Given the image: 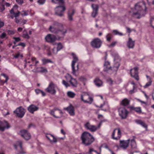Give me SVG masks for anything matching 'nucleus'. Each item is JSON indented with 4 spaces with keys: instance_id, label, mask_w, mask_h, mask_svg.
I'll return each instance as SVG.
<instances>
[{
    "instance_id": "20",
    "label": "nucleus",
    "mask_w": 154,
    "mask_h": 154,
    "mask_svg": "<svg viewBox=\"0 0 154 154\" xmlns=\"http://www.w3.org/2000/svg\"><path fill=\"white\" fill-rule=\"evenodd\" d=\"M74 13L75 10L73 8H70L69 10L68 17L69 21H71L73 20L72 16Z\"/></svg>"
},
{
    "instance_id": "50",
    "label": "nucleus",
    "mask_w": 154,
    "mask_h": 154,
    "mask_svg": "<svg viewBox=\"0 0 154 154\" xmlns=\"http://www.w3.org/2000/svg\"><path fill=\"white\" fill-rule=\"evenodd\" d=\"M45 2V0H38V3L39 5H42L44 4Z\"/></svg>"
},
{
    "instance_id": "10",
    "label": "nucleus",
    "mask_w": 154,
    "mask_h": 154,
    "mask_svg": "<svg viewBox=\"0 0 154 154\" xmlns=\"http://www.w3.org/2000/svg\"><path fill=\"white\" fill-rule=\"evenodd\" d=\"M84 127L87 129L89 130L92 132H94L98 129L97 126L91 125L90 122H88L84 124Z\"/></svg>"
},
{
    "instance_id": "24",
    "label": "nucleus",
    "mask_w": 154,
    "mask_h": 154,
    "mask_svg": "<svg viewBox=\"0 0 154 154\" xmlns=\"http://www.w3.org/2000/svg\"><path fill=\"white\" fill-rule=\"evenodd\" d=\"M71 55L72 56L73 58V60L72 63V67H74L75 63L78 61V59L76 55L74 53H72Z\"/></svg>"
},
{
    "instance_id": "8",
    "label": "nucleus",
    "mask_w": 154,
    "mask_h": 154,
    "mask_svg": "<svg viewBox=\"0 0 154 154\" xmlns=\"http://www.w3.org/2000/svg\"><path fill=\"white\" fill-rule=\"evenodd\" d=\"M66 10L64 5L57 7L55 9V14L57 15L62 17L64 15V12Z\"/></svg>"
},
{
    "instance_id": "36",
    "label": "nucleus",
    "mask_w": 154,
    "mask_h": 154,
    "mask_svg": "<svg viewBox=\"0 0 154 154\" xmlns=\"http://www.w3.org/2000/svg\"><path fill=\"white\" fill-rule=\"evenodd\" d=\"M152 82V81L151 79H149V80L148 81V82L146 83L145 85L143 86V87L144 88H148L150 86Z\"/></svg>"
},
{
    "instance_id": "2",
    "label": "nucleus",
    "mask_w": 154,
    "mask_h": 154,
    "mask_svg": "<svg viewBox=\"0 0 154 154\" xmlns=\"http://www.w3.org/2000/svg\"><path fill=\"white\" fill-rule=\"evenodd\" d=\"M133 17L139 18L146 14V8L143 2L137 3L135 5L134 8L131 9L130 12Z\"/></svg>"
},
{
    "instance_id": "38",
    "label": "nucleus",
    "mask_w": 154,
    "mask_h": 154,
    "mask_svg": "<svg viewBox=\"0 0 154 154\" xmlns=\"http://www.w3.org/2000/svg\"><path fill=\"white\" fill-rule=\"evenodd\" d=\"M42 62L43 64H46L48 63H53V62L51 60L45 58L42 59Z\"/></svg>"
},
{
    "instance_id": "31",
    "label": "nucleus",
    "mask_w": 154,
    "mask_h": 154,
    "mask_svg": "<svg viewBox=\"0 0 154 154\" xmlns=\"http://www.w3.org/2000/svg\"><path fill=\"white\" fill-rule=\"evenodd\" d=\"M22 143L21 141H17L16 144L14 145V147L16 149H17V147L19 146L20 149H22Z\"/></svg>"
},
{
    "instance_id": "33",
    "label": "nucleus",
    "mask_w": 154,
    "mask_h": 154,
    "mask_svg": "<svg viewBox=\"0 0 154 154\" xmlns=\"http://www.w3.org/2000/svg\"><path fill=\"white\" fill-rule=\"evenodd\" d=\"M79 72V68H72V73L73 75L76 76Z\"/></svg>"
},
{
    "instance_id": "6",
    "label": "nucleus",
    "mask_w": 154,
    "mask_h": 154,
    "mask_svg": "<svg viewBox=\"0 0 154 154\" xmlns=\"http://www.w3.org/2000/svg\"><path fill=\"white\" fill-rule=\"evenodd\" d=\"M63 48V46L60 43H59L57 44V49L55 48H54L52 50V53L50 51V48L48 47H47L46 49L48 51V56H50L53 54H56L57 53L58 51L62 49Z\"/></svg>"
},
{
    "instance_id": "46",
    "label": "nucleus",
    "mask_w": 154,
    "mask_h": 154,
    "mask_svg": "<svg viewBox=\"0 0 154 154\" xmlns=\"http://www.w3.org/2000/svg\"><path fill=\"white\" fill-rule=\"evenodd\" d=\"M150 24L151 26L154 28V16L152 17L150 19Z\"/></svg>"
},
{
    "instance_id": "41",
    "label": "nucleus",
    "mask_w": 154,
    "mask_h": 154,
    "mask_svg": "<svg viewBox=\"0 0 154 154\" xmlns=\"http://www.w3.org/2000/svg\"><path fill=\"white\" fill-rule=\"evenodd\" d=\"M55 111H54L53 109L52 110H51V111L50 112V114L53 116L55 118H60L61 117H62V116H56L55 115V114H54V112H55Z\"/></svg>"
},
{
    "instance_id": "11",
    "label": "nucleus",
    "mask_w": 154,
    "mask_h": 154,
    "mask_svg": "<svg viewBox=\"0 0 154 154\" xmlns=\"http://www.w3.org/2000/svg\"><path fill=\"white\" fill-rule=\"evenodd\" d=\"M45 90L53 94H55L56 92L55 89L54 85L52 82L50 83L48 87L45 89Z\"/></svg>"
},
{
    "instance_id": "37",
    "label": "nucleus",
    "mask_w": 154,
    "mask_h": 154,
    "mask_svg": "<svg viewBox=\"0 0 154 154\" xmlns=\"http://www.w3.org/2000/svg\"><path fill=\"white\" fill-rule=\"evenodd\" d=\"M137 123L141 125L143 127L145 128H147V125H146L145 123L141 120H138L137 121Z\"/></svg>"
},
{
    "instance_id": "59",
    "label": "nucleus",
    "mask_w": 154,
    "mask_h": 154,
    "mask_svg": "<svg viewBox=\"0 0 154 154\" xmlns=\"http://www.w3.org/2000/svg\"><path fill=\"white\" fill-rule=\"evenodd\" d=\"M117 42H115L112 43L109 46V47H113L116 44Z\"/></svg>"
},
{
    "instance_id": "49",
    "label": "nucleus",
    "mask_w": 154,
    "mask_h": 154,
    "mask_svg": "<svg viewBox=\"0 0 154 154\" xmlns=\"http://www.w3.org/2000/svg\"><path fill=\"white\" fill-rule=\"evenodd\" d=\"M112 37V35L110 34H107L106 36V40L108 41H109Z\"/></svg>"
},
{
    "instance_id": "29",
    "label": "nucleus",
    "mask_w": 154,
    "mask_h": 154,
    "mask_svg": "<svg viewBox=\"0 0 154 154\" xmlns=\"http://www.w3.org/2000/svg\"><path fill=\"white\" fill-rule=\"evenodd\" d=\"M31 61L32 62V66H36L39 63L38 60H37L35 57H32L31 59Z\"/></svg>"
},
{
    "instance_id": "60",
    "label": "nucleus",
    "mask_w": 154,
    "mask_h": 154,
    "mask_svg": "<svg viewBox=\"0 0 154 154\" xmlns=\"http://www.w3.org/2000/svg\"><path fill=\"white\" fill-rule=\"evenodd\" d=\"M20 13L19 12H18L17 13H14V14L13 15V16H14V17H18L19 15V14Z\"/></svg>"
},
{
    "instance_id": "17",
    "label": "nucleus",
    "mask_w": 154,
    "mask_h": 154,
    "mask_svg": "<svg viewBox=\"0 0 154 154\" xmlns=\"http://www.w3.org/2000/svg\"><path fill=\"white\" fill-rule=\"evenodd\" d=\"M39 109L38 107L33 104H31L28 107V110L32 113H33L34 112L37 111Z\"/></svg>"
},
{
    "instance_id": "48",
    "label": "nucleus",
    "mask_w": 154,
    "mask_h": 154,
    "mask_svg": "<svg viewBox=\"0 0 154 154\" xmlns=\"http://www.w3.org/2000/svg\"><path fill=\"white\" fill-rule=\"evenodd\" d=\"M104 66L106 67H111L110 66V63L108 61L105 62Z\"/></svg>"
},
{
    "instance_id": "26",
    "label": "nucleus",
    "mask_w": 154,
    "mask_h": 154,
    "mask_svg": "<svg viewBox=\"0 0 154 154\" xmlns=\"http://www.w3.org/2000/svg\"><path fill=\"white\" fill-rule=\"evenodd\" d=\"M115 62V67H119L120 66V63L119 62L120 60V58L118 56L115 57L114 59Z\"/></svg>"
},
{
    "instance_id": "19",
    "label": "nucleus",
    "mask_w": 154,
    "mask_h": 154,
    "mask_svg": "<svg viewBox=\"0 0 154 154\" xmlns=\"http://www.w3.org/2000/svg\"><path fill=\"white\" fill-rule=\"evenodd\" d=\"M92 94L89 92H86L84 94V96H88V99L89 101L86 100V101H85V103H88L90 104H91L92 103L93 100V97H92Z\"/></svg>"
},
{
    "instance_id": "15",
    "label": "nucleus",
    "mask_w": 154,
    "mask_h": 154,
    "mask_svg": "<svg viewBox=\"0 0 154 154\" xmlns=\"http://www.w3.org/2000/svg\"><path fill=\"white\" fill-rule=\"evenodd\" d=\"M10 127V126L7 122L0 120V131H3L5 129H8Z\"/></svg>"
},
{
    "instance_id": "51",
    "label": "nucleus",
    "mask_w": 154,
    "mask_h": 154,
    "mask_svg": "<svg viewBox=\"0 0 154 154\" xmlns=\"http://www.w3.org/2000/svg\"><path fill=\"white\" fill-rule=\"evenodd\" d=\"M106 80L109 84L112 85V84L113 81L110 78H108Z\"/></svg>"
},
{
    "instance_id": "7",
    "label": "nucleus",
    "mask_w": 154,
    "mask_h": 154,
    "mask_svg": "<svg viewBox=\"0 0 154 154\" xmlns=\"http://www.w3.org/2000/svg\"><path fill=\"white\" fill-rule=\"evenodd\" d=\"M119 114L122 119H125L127 117L129 112L124 107H120L118 109Z\"/></svg>"
},
{
    "instance_id": "52",
    "label": "nucleus",
    "mask_w": 154,
    "mask_h": 154,
    "mask_svg": "<svg viewBox=\"0 0 154 154\" xmlns=\"http://www.w3.org/2000/svg\"><path fill=\"white\" fill-rule=\"evenodd\" d=\"M13 39H14L15 40V41L14 42V43L15 44H16V43L17 42H19L20 41V38L18 37V38H16V37H14L13 38Z\"/></svg>"
},
{
    "instance_id": "40",
    "label": "nucleus",
    "mask_w": 154,
    "mask_h": 154,
    "mask_svg": "<svg viewBox=\"0 0 154 154\" xmlns=\"http://www.w3.org/2000/svg\"><path fill=\"white\" fill-rule=\"evenodd\" d=\"M51 1L55 3L62 4L63 2V0H52Z\"/></svg>"
},
{
    "instance_id": "62",
    "label": "nucleus",
    "mask_w": 154,
    "mask_h": 154,
    "mask_svg": "<svg viewBox=\"0 0 154 154\" xmlns=\"http://www.w3.org/2000/svg\"><path fill=\"white\" fill-rule=\"evenodd\" d=\"M41 90L39 89H36L35 90V92L37 94H41Z\"/></svg>"
},
{
    "instance_id": "16",
    "label": "nucleus",
    "mask_w": 154,
    "mask_h": 154,
    "mask_svg": "<svg viewBox=\"0 0 154 154\" xmlns=\"http://www.w3.org/2000/svg\"><path fill=\"white\" fill-rule=\"evenodd\" d=\"M64 109L67 110L71 116H74L75 115L74 108L71 104L67 107L64 108Z\"/></svg>"
},
{
    "instance_id": "53",
    "label": "nucleus",
    "mask_w": 154,
    "mask_h": 154,
    "mask_svg": "<svg viewBox=\"0 0 154 154\" xmlns=\"http://www.w3.org/2000/svg\"><path fill=\"white\" fill-rule=\"evenodd\" d=\"M51 136L53 137V140H51V142H53L54 143H56L57 142V140L56 138H55L54 136L52 134H50Z\"/></svg>"
},
{
    "instance_id": "30",
    "label": "nucleus",
    "mask_w": 154,
    "mask_h": 154,
    "mask_svg": "<svg viewBox=\"0 0 154 154\" xmlns=\"http://www.w3.org/2000/svg\"><path fill=\"white\" fill-rule=\"evenodd\" d=\"M130 108L131 109L135 111L138 113H140L142 112L140 107H134L133 106H131Z\"/></svg>"
},
{
    "instance_id": "21",
    "label": "nucleus",
    "mask_w": 154,
    "mask_h": 154,
    "mask_svg": "<svg viewBox=\"0 0 154 154\" xmlns=\"http://www.w3.org/2000/svg\"><path fill=\"white\" fill-rule=\"evenodd\" d=\"M135 45V41L133 40L131 38H129L127 42V46L129 48H134Z\"/></svg>"
},
{
    "instance_id": "5",
    "label": "nucleus",
    "mask_w": 154,
    "mask_h": 154,
    "mask_svg": "<svg viewBox=\"0 0 154 154\" xmlns=\"http://www.w3.org/2000/svg\"><path fill=\"white\" fill-rule=\"evenodd\" d=\"M25 112L24 109L21 106L17 108L14 111V113L16 114V116L21 118L24 116Z\"/></svg>"
},
{
    "instance_id": "18",
    "label": "nucleus",
    "mask_w": 154,
    "mask_h": 154,
    "mask_svg": "<svg viewBox=\"0 0 154 154\" xmlns=\"http://www.w3.org/2000/svg\"><path fill=\"white\" fill-rule=\"evenodd\" d=\"M92 7L93 9L92 16L93 17H95L97 14L98 6L97 5L92 4Z\"/></svg>"
},
{
    "instance_id": "57",
    "label": "nucleus",
    "mask_w": 154,
    "mask_h": 154,
    "mask_svg": "<svg viewBox=\"0 0 154 154\" xmlns=\"http://www.w3.org/2000/svg\"><path fill=\"white\" fill-rule=\"evenodd\" d=\"M53 110L55 111H56V110H58L59 111V112L61 114V115H62L63 114V112H62V110H61L60 109H59L58 108H54Z\"/></svg>"
},
{
    "instance_id": "39",
    "label": "nucleus",
    "mask_w": 154,
    "mask_h": 154,
    "mask_svg": "<svg viewBox=\"0 0 154 154\" xmlns=\"http://www.w3.org/2000/svg\"><path fill=\"white\" fill-rule=\"evenodd\" d=\"M0 38L1 39H6L8 38L7 35L5 32L2 33L0 36Z\"/></svg>"
},
{
    "instance_id": "25",
    "label": "nucleus",
    "mask_w": 154,
    "mask_h": 154,
    "mask_svg": "<svg viewBox=\"0 0 154 154\" xmlns=\"http://www.w3.org/2000/svg\"><path fill=\"white\" fill-rule=\"evenodd\" d=\"M37 70L36 71L33 70V71L35 72H39L42 73H45L47 72V69L45 68H35Z\"/></svg>"
},
{
    "instance_id": "61",
    "label": "nucleus",
    "mask_w": 154,
    "mask_h": 154,
    "mask_svg": "<svg viewBox=\"0 0 154 154\" xmlns=\"http://www.w3.org/2000/svg\"><path fill=\"white\" fill-rule=\"evenodd\" d=\"M17 45L21 46L23 47L25 46V44L24 43H20L19 44Z\"/></svg>"
},
{
    "instance_id": "64",
    "label": "nucleus",
    "mask_w": 154,
    "mask_h": 154,
    "mask_svg": "<svg viewBox=\"0 0 154 154\" xmlns=\"http://www.w3.org/2000/svg\"><path fill=\"white\" fill-rule=\"evenodd\" d=\"M4 25V23L3 22L0 20V27H2Z\"/></svg>"
},
{
    "instance_id": "27",
    "label": "nucleus",
    "mask_w": 154,
    "mask_h": 154,
    "mask_svg": "<svg viewBox=\"0 0 154 154\" xmlns=\"http://www.w3.org/2000/svg\"><path fill=\"white\" fill-rule=\"evenodd\" d=\"M130 103V101L127 98H125L121 102V104L124 106L128 105Z\"/></svg>"
},
{
    "instance_id": "63",
    "label": "nucleus",
    "mask_w": 154,
    "mask_h": 154,
    "mask_svg": "<svg viewBox=\"0 0 154 154\" xmlns=\"http://www.w3.org/2000/svg\"><path fill=\"white\" fill-rule=\"evenodd\" d=\"M41 94L42 96L43 97H44L46 95L45 93L42 90L41 91Z\"/></svg>"
},
{
    "instance_id": "28",
    "label": "nucleus",
    "mask_w": 154,
    "mask_h": 154,
    "mask_svg": "<svg viewBox=\"0 0 154 154\" xmlns=\"http://www.w3.org/2000/svg\"><path fill=\"white\" fill-rule=\"evenodd\" d=\"M131 145L132 149L131 151L135 150L137 149V146L136 144L135 140L133 139L131 141Z\"/></svg>"
},
{
    "instance_id": "34",
    "label": "nucleus",
    "mask_w": 154,
    "mask_h": 154,
    "mask_svg": "<svg viewBox=\"0 0 154 154\" xmlns=\"http://www.w3.org/2000/svg\"><path fill=\"white\" fill-rule=\"evenodd\" d=\"M113 68H105V69H104V71L107 73L111 74L114 72L113 70L112 69Z\"/></svg>"
},
{
    "instance_id": "58",
    "label": "nucleus",
    "mask_w": 154,
    "mask_h": 154,
    "mask_svg": "<svg viewBox=\"0 0 154 154\" xmlns=\"http://www.w3.org/2000/svg\"><path fill=\"white\" fill-rule=\"evenodd\" d=\"M17 2L19 4H22L23 2V0H16Z\"/></svg>"
},
{
    "instance_id": "43",
    "label": "nucleus",
    "mask_w": 154,
    "mask_h": 154,
    "mask_svg": "<svg viewBox=\"0 0 154 154\" xmlns=\"http://www.w3.org/2000/svg\"><path fill=\"white\" fill-rule=\"evenodd\" d=\"M29 58H26L25 60V66H31V65L29 64L30 62V61L29 60Z\"/></svg>"
},
{
    "instance_id": "54",
    "label": "nucleus",
    "mask_w": 154,
    "mask_h": 154,
    "mask_svg": "<svg viewBox=\"0 0 154 154\" xmlns=\"http://www.w3.org/2000/svg\"><path fill=\"white\" fill-rule=\"evenodd\" d=\"M8 34L9 35H13L15 33V31L12 30H8Z\"/></svg>"
},
{
    "instance_id": "12",
    "label": "nucleus",
    "mask_w": 154,
    "mask_h": 154,
    "mask_svg": "<svg viewBox=\"0 0 154 154\" xmlns=\"http://www.w3.org/2000/svg\"><path fill=\"white\" fill-rule=\"evenodd\" d=\"M138 68H132L130 70L131 76L137 81L139 80V78L138 75Z\"/></svg>"
},
{
    "instance_id": "13",
    "label": "nucleus",
    "mask_w": 154,
    "mask_h": 154,
    "mask_svg": "<svg viewBox=\"0 0 154 154\" xmlns=\"http://www.w3.org/2000/svg\"><path fill=\"white\" fill-rule=\"evenodd\" d=\"M91 44L93 48H98L101 46V42L99 39L97 38L94 39L91 42Z\"/></svg>"
},
{
    "instance_id": "55",
    "label": "nucleus",
    "mask_w": 154,
    "mask_h": 154,
    "mask_svg": "<svg viewBox=\"0 0 154 154\" xmlns=\"http://www.w3.org/2000/svg\"><path fill=\"white\" fill-rule=\"evenodd\" d=\"M21 14L22 16H25L27 15L28 13L26 11H23L21 12Z\"/></svg>"
},
{
    "instance_id": "42",
    "label": "nucleus",
    "mask_w": 154,
    "mask_h": 154,
    "mask_svg": "<svg viewBox=\"0 0 154 154\" xmlns=\"http://www.w3.org/2000/svg\"><path fill=\"white\" fill-rule=\"evenodd\" d=\"M113 33L115 35H118L120 36L123 35V34L122 33L119 32L116 30H113Z\"/></svg>"
},
{
    "instance_id": "1",
    "label": "nucleus",
    "mask_w": 154,
    "mask_h": 154,
    "mask_svg": "<svg viewBox=\"0 0 154 154\" xmlns=\"http://www.w3.org/2000/svg\"><path fill=\"white\" fill-rule=\"evenodd\" d=\"M50 31L55 33L58 34L59 37H56L54 35L49 34L45 37L46 41L49 42H53L56 40H60L63 37L65 34L66 32V30L64 29L62 24L55 22L49 27Z\"/></svg>"
},
{
    "instance_id": "22",
    "label": "nucleus",
    "mask_w": 154,
    "mask_h": 154,
    "mask_svg": "<svg viewBox=\"0 0 154 154\" xmlns=\"http://www.w3.org/2000/svg\"><path fill=\"white\" fill-rule=\"evenodd\" d=\"M120 146L123 149H125L128 146V141H120Z\"/></svg>"
},
{
    "instance_id": "56",
    "label": "nucleus",
    "mask_w": 154,
    "mask_h": 154,
    "mask_svg": "<svg viewBox=\"0 0 154 154\" xmlns=\"http://www.w3.org/2000/svg\"><path fill=\"white\" fill-rule=\"evenodd\" d=\"M5 9L4 7V5H1L0 4V10L1 11H4Z\"/></svg>"
},
{
    "instance_id": "45",
    "label": "nucleus",
    "mask_w": 154,
    "mask_h": 154,
    "mask_svg": "<svg viewBox=\"0 0 154 154\" xmlns=\"http://www.w3.org/2000/svg\"><path fill=\"white\" fill-rule=\"evenodd\" d=\"M1 75L4 76L6 79V80L5 81L3 82V83H6L8 79V77L5 74L3 73H2L1 74Z\"/></svg>"
},
{
    "instance_id": "32",
    "label": "nucleus",
    "mask_w": 154,
    "mask_h": 154,
    "mask_svg": "<svg viewBox=\"0 0 154 154\" xmlns=\"http://www.w3.org/2000/svg\"><path fill=\"white\" fill-rule=\"evenodd\" d=\"M67 95L68 97L72 98L75 97V94L74 92L70 91L67 92Z\"/></svg>"
},
{
    "instance_id": "3",
    "label": "nucleus",
    "mask_w": 154,
    "mask_h": 154,
    "mask_svg": "<svg viewBox=\"0 0 154 154\" xmlns=\"http://www.w3.org/2000/svg\"><path fill=\"white\" fill-rule=\"evenodd\" d=\"M81 138L82 144L85 146L91 145L95 140L93 136L87 132H83L81 135Z\"/></svg>"
},
{
    "instance_id": "14",
    "label": "nucleus",
    "mask_w": 154,
    "mask_h": 154,
    "mask_svg": "<svg viewBox=\"0 0 154 154\" xmlns=\"http://www.w3.org/2000/svg\"><path fill=\"white\" fill-rule=\"evenodd\" d=\"M19 134L24 139L27 140L31 138V135L27 131L25 130H21Z\"/></svg>"
},
{
    "instance_id": "44",
    "label": "nucleus",
    "mask_w": 154,
    "mask_h": 154,
    "mask_svg": "<svg viewBox=\"0 0 154 154\" xmlns=\"http://www.w3.org/2000/svg\"><path fill=\"white\" fill-rule=\"evenodd\" d=\"M130 154H142L139 151L134 150L131 151Z\"/></svg>"
},
{
    "instance_id": "23",
    "label": "nucleus",
    "mask_w": 154,
    "mask_h": 154,
    "mask_svg": "<svg viewBox=\"0 0 154 154\" xmlns=\"http://www.w3.org/2000/svg\"><path fill=\"white\" fill-rule=\"evenodd\" d=\"M95 85L98 87H100L103 85V82L99 78H96L94 80Z\"/></svg>"
},
{
    "instance_id": "47",
    "label": "nucleus",
    "mask_w": 154,
    "mask_h": 154,
    "mask_svg": "<svg viewBox=\"0 0 154 154\" xmlns=\"http://www.w3.org/2000/svg\"><path fill=\"white\" fill-rule=\"evenodd\" d=\"M62 84L66 88H67L68 87L70 86V85L68 83L64 80H63Z\"/></svg>"
},
{
    "instance_id": "4",
    "label": "nucleus",
    "mask_w": 154,
    "mask_h": 154,
    "mask_svg": "<svg viewBox=\"0 0 154 154\" xmlns=\"http://www.w3.org/2000/svg\"><path fill=\"white\" fill-rule=\"evenodd\" d=\"M122 133L119 128L114 129L112 133L111 137L112 139L116 140L120 139Z\"/></svg>"
},
{
    "instance_id": "9",
    "label": "nucleus",
    "mask_w": 154,
    "mask_h": 154,
    "mask_svg": "<svg viewBox=\"0 0 154 154\" xmlns=\"http://www.w3.org/2000/svg\"><path fill=\"white\" fill-rule=\"evenodd\" d=\"M67 81L69 82L73 87H76L77 85V82L75 79L73 78L69 74H67L65 76Z\"/></svg>"
},
{
    "instance_id": "35",
    "label": "nucleus",
    "mask_w": 154,
    "mask_h": 154,
    "mask_svg": "<svg viewBox=\"0 0 154 154\" xmlns=\"http://www.w3.org/2000/svg\"><path fill=\"white\" fill-rule=\"evenodd\" d=\"M13 56L15 58H18L20 57L22 58L23 57L22 54L19 52H18Z\"/></svg>"
}]
</instances>
